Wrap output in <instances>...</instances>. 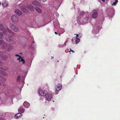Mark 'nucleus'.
<instances>
[{"label": "nucleus", "instance_id": "nucleus-1", "mask_svg": "<svg viewBox=\"0 0 120 120\" xmlns=\"http://www.w3.org/2000/svg\"><path fill=\"white\" fill-rule=\"evenodd\" d=\"M28 8L31 11H34V7L31 5H30L29 7L25 5H23L21 7V10L25 13H26L28 12Z\"/></svg>", "mask_w": 120, "mask_h": 120}, {"label": "nucleus", "instance_id": "nucleus-2", "mask_svg": "<svg viewBox=\"0 0 120 120\" xmlns=\"http://www.w3.org/2000/svg\"><path fill=\"white\" fill-rule=\"evenodd\" d=\"M12 21L15 24L17 23L19 21L18 16L16 15L12 16L11 18Z\"/></svg>", "mask_w": 120, "mask_h": 120}, {"label": "nucleus", "instance_id": "nucleus-3", "mask_svg": "<svg viewBox=\"0 0 120 120\" xmlns=\"http://www.w3.org/2000/svg\"><path fill=\"white\" fill-rule=\"evenodd\" d=\"M9 27L12 30L15 32H17L19 30V28L14 24L10 23L9 24Z\"/></svg>", "mask_w": 120, "mask_h": 120}, {"label": "nucleus", "instance_id": "nucleus-4", "mask_svg": "<svg viewBox=\"0 0 120 120\" xmlns=\"http://www.w3.org/2000/svg\"><path fill=\"white\" fill-rule=\"evenodd\" d=\"M5 46H3L4 49L6 48L8 51H10L11 50L12 48V46L10 44H7L6 43H4Z\"/></svg>", "mask_w": 120, "mask_h": 120}, {"label": "nucleus", "instance_id": "nucleus-5", "mask_svg": "<svg viewBox=\"0 0 120 120\" xmlns=\"http://www.w3.org/2000/svg\"><path fill=\"white\" fill-rule=\"evenodd\" d=\"M52 95L51 93H48L45 96V100L48 101H50L52 98Z\"/></svg>", "mask_w": 120, "mask_h": 120}, {"label": "nucleus", "instance_id": "nucleus-6", "mask_svg": "<svg viewBox=\"0 0 120 120\" xmlns=\"http://www.w3.org/2000/svg\"><path fill=\"white\" fill-rule=\"evenodd\" d=\"M72 42L74 44H76L78 43L80 41L79 39L76 37L73 38L72 39Z\"/></svg>", "mask_w": 120, "mask_h": 120}, {"label": "nucleus", "instance_id": "nucleus-7", "mask_svg": "<svg viewBox=\"0 0 120 120\" xmlns=\"http://www.w3.org/2000/svg\"><path fill=\"white\" fill-rule=\"evenodd\" d=\"M6 39L7 41L10 42L13 41V38L11 35H7L6 37Z\"/></svg>", "mask_w": 120, "mask_h": 120}, {"label": "nucleus", "instance_id": "nucleus-8", "mask_svg": "<svg viewBox=\"0 0 120 120\" xmlns=\"http://www.w3.org/2000/svg\"><path fill=\"white\" fill-rule=\"evenodd\" d=\"M48 93L46 90H41L39 92V94L41 96H45Z\"/></svg>", "mask_w": 120, "mask_h": 120}, {"label": "nucleus", "instance_id": "nucleus-9", "mask_svg": "<svg viewBox=\"0 0 120 120\" xmlns=\"http://www.w3.org/2000/svg\"><path fill=\"white\" fill-rule=\"evenodd\" d=\"M0 78H1V79L3 80L4 81H6V79H5L4 77L3 76H1V75H3L4 76H6L7 75V74L5 73H1L0 72Z\"/></svg>", "mask_w": 120, "mask_h": 120}, {"label": "nucleus", "instance_id": "nucleus-10", "mask_svg": "<svg viewBox=\"0 0 120 120\" xmlns=\"http://www.w3.org/2000/svg\"><path fill=\"white\" fill-rule=\"evenodd\" d=\"M3 53H5V52L2 51H1L0 52V57H2L1 58L2 59L4 60H6L8 59V57L7 56H2V54Z\"/></svg>", "mask_w": 120, "mask_h": 120}, {"label": "nucleus", "instance_id": "nucleus-11", "mask_svg": "<svg viewBox=\"0 0 120 120\" xmlns=\"http://www.w3.org/2000/svg\"><path fill=\"white\" fill-rule=\"evenodd\" d=\"M53 24L54 26L56 28L58 29L59 28L60 25L58 20L56 21L55 22H54Z\"/></svg>", "mask_w": 120, "mask_h": 120}, {"label": "nucleus", "instance_id": "nucleus-12", "mask_svg": "<svg viewBox=\"0 0 120 120\" xmlns=\"http://www.w3.org/2000/svg\"><path fill=\"white\" fill-rule=\"evenodd\" d=\"M32 3L33 4L37 7H39L40 6V3L36 0L33 1L32 2Z\"/></svg>", "mask_w": 120, "mask_h": 120}, {"label": "nucleus", "instance_id": "nucleus-13", "mask_svg": "<svg viewBox=\"0 0 120 120\" xmlns=\"http://www.w3.org/2000/svg\"><path fill=\"white\" fill-rule=\"evenodd\" d=\"M62 86L60 84H58L56 86L55 89L57 91H58L60 90L61 89Z\"/></svg>", "mask_w": 120, "mask_h": 120}, {"label": "nucleus", "instance_id": "nucleus-14", "mask_svg": "<svg viewBox=\"0 0 120 120\" xmlns=\"http://www.w3.org/2000/svg\"><path fill=\"white\" fill-rule=\"evenodd\" d=\"M15 13L19 15L20 16L22 14V12L18 9H15Z\"/></svg>", "mask_w": 120, "mask_h": 120}, {"label": "nucleus", "instance_id": "nucleus-15", "mask_svg": "<svg viewBox=\"0 0 120 120\" xmlns=\"http://www.w3.org/2000/svg\"><path fill=\"white\" fill-rule=\"evenodd\" d=\"M24 106L26 108H28L30 106V104L27 102L25 101L23 103Z\"/></svg>", "mask_w": 120, "mask_h": 120}, {"label": "nucleus", "instance_id": "nucleus-16", "mask_svg": "<svg viewBox=\"0 0 120 120\" xmlns=\"http://www.w3.org/2000/svg\"><path fill=\"white\" fill-rule=\"evenodd\" d=\"M8 68L7 67H4V68H3L2 67H0V72L2 73H5L2 70H3L4 71L7 70H8Z\"/></svg>", "mask_w": 120, "mask_h": 120}, {"label": "nucleus", "instance_id": "nucleus-17", "mask_svg": "<svg viewBox=\"0 0 120 120\" xmlns=\"http://www.w3.org/2000/svg\"><path fill=\"white\" fill-rule=\"evenodd\" d=\"M98 15V14L97 12H94L92 15V17L94 19L97 18Z\"/></svg>", "mask_w": 120, "mask_h": 120}, {"label": "nucleus", "instance_id": "nucleus-18", "mask_svg": "<svg viewBox=\"0 0 120 120\" xmlns=\"http://www.w3.org/2000/svg\"><path fill=\"white\" fill-rule=\"evenodd\" d=\"M22 116V115L21 113H18L15 115V119H18L19 117H21Z\"/></svg>", "mask_w": 120, "mask_h": 120}, {"label": "nucleus", "instance_id": "nucleus-19", "mask_svg": "<svg viewBox=\"0 0 120 120\" xmlns=\"http://www.w3.org/2000/svg\"><path fill=\"white\" fill-rule=\"evenodd\" d=\"M6 31H8L10 34L13 35V36H14L15 35L14 33L9 28H7V29L6 30Z\"/></svg>", "mask_w": 120, "mask_h": 120}, {"label": "nucleus", "instance_id": "nucleus-20", "mask_svg": "<svg viewBox=\"0 0 120 120\" xmlns=\"http://www.w3.org/2000/svg\"><path fill=\"white\" fill-rule=\"evenodd\" d=\"M2 5L4 7H7L8 5V3L6 1L2 3Z\"/></svg>", "mask_w": 120, "mask_h": 120}, {"label": "nucleus", "instance_id": "nucleus-21", "mask_svg": "<svg viewBox=\"0 0 120 120\" xmlns=\"http://www.w3.org/2000/svg\"><path fill=\"white\" fill-rule=\"evenodd\" d=\"M0 30L2 31L5 30L4 27V25L2 24L0 25Z\"/></svg>", "mask_w": 120, "mask_h": 120}, {"label": "nucleus", "instance_id": "nucleus-22", "mask_svg": "<svg viewBox=\"0 0 120 120\" xmlns=\"http://www.w3.org/2000/svg\"><path fill=\"white\" fill-rule=\"evenodd\" d=\"M36 10L37 11L38 13H41L42 11L39 8H35Z\"/></svg>", "mask_w": 120, "mask_h": 120}, {"label": "nucleus", "instance_id": "nucleus-23", "mask_svg": "<svg viewBox=\"0 0 120 120\" xmlns=\"http://www.w3.org/2000/svg\"><path fill=\"white\" fill-rule=\"evenodd\" d=\"M5 43L4 42V41L2 40H0V45L3 44L4 45V46H5V45L4 44V43Z\"/></svg>", "mask_w": 120, "mask_h": 120}, {"label": "nucleus", "instance_id": "nucleus-24", "mask_svg": "<svg viewBox=\"0 0 120 120\" xmlns=\"http://www.w3.org/2000/svg\"><path fill=\"white\" fill-rule=\"evenodd\" d=\"M19 61L20 62L21 61H22L23 64H24L25 62V61L24 60L23 58L21 57L20 59L19 60Z\"/></svg>", "mask_w": 120, "mask_h": 120}, {"label": "nucleus", "instance_id": "nucleus-25", "mask_svg": "<svg viewBox=\"0 0 120 120\" xmlns=\"http://www.w3.org/2000/svg\"><path fill=\"white\" fill-rule=\"evenodd\" d=\"M21 77L20 76H18L17 78V82H19L20 81Z\"/></svg>", "mask_w": 120, "mask_h": 120}, {"label": "nucleus", "instance_id": "nucleus-26", "mask_svg": "<svg viewBox=\"0 0 120 120\" xmlns=\"http://www.w3.org/2000/svg\"><path fill=\"white\" fill-rule=\"evenodd\" d=\"M24 111V110L23 109L19 108V112L22 113Z\"/></svg>", "mask_w": 120, "mask_h": 120}, {"label": "nucleus", "instance_id": "nucleus-27", "mask_svg": "<svg viewBox=\"0 0 120 120\" xmlns=\"http://www.w3.org/2000/svg\"><path fill=\"white\" fill-rule=\"evenodd\" d=\"M3 38L4 36L3 33L0 32V39H2Z\"/></svg>", "mask_w": 120, "mask_h": 120}, {"label": "nucleus", "instance_id": "nucleus-28", "mask_svg": "<svg viewBox=\"0 0 120 120\" xmlns=\"http://www.w3.org/2000/svg\"><path fill=\"white\" fill-rule=\"evenodd\" d=\"M118 0H115V2H114L112 4V5H115L116 4H117L118 2Z\"/></svg>", "mask_w": 120, "mask_h": 120}, {"label": "nucleus", "instance_id": "nucleus-29", "mask_svg": "<svg viewBox=\"0 0 120 120\" xmlns=\"http://www.w3.org/2000/svg\"><path fill=\"white\" fill-rule=\"evenodd\" d=\"M15 56H19V58L17 59V60H19L21 59V57H22L18 55V54H16L15 55Z\"/></svg>", "mask_w": 120, "mask_h": 120}, {"label": "nucleus", "instance_id": "nucleus-30", "mask_svg": "<svg viewBox=\"0 0 120 120\" xmlns=\"http://www.w3.org/2000/svg\"><path fill=\"white\" fill-rule=\"evenodd\" d=\"M100 28L101 27L99 26H98L97 27V28L98 30L100 29Z\"/></svg>", "mask_w": 120, "mask_h": 120}, {"label": "nucleus", "instance_id": "nucleus-31", "mask_svg": "<svg viewBox=\"0 0 120 120\" xmlns=\"http://www.w3.org/2000/svg\"><path fill=\"white\" fill-rule=\"evenodd\" d=\"M39 1H42L44 2H45L46 1V0H38Z\"/></svg>", "mask_w": 120, "mask_h": 120}, {"label": "nucleus", "instance_id": "nucleus-32", "mask_svg": "<svg viewBox=\"0 0 120 120\" xmlns=\"http://www.w3.org/2000/svg\"><path fill=\"white\" fill-rule=\"evenodd\" d=\"M4 64V63L2 62H0V66Z\"/></svg>", "mask_w": 120, "mask_h": 120}, {"label": "nucleus", "instance_id": "nucleus-33", "mask_svg": "<svg viewBox=\"0 0 120 120\" xmlns=\"http://www.w3.org/2000/svg\"><path fill=\"white\" fill-rule=\"evenodd\" d=\"M70 51L72 52L73 53L74 52V51L73 50H72L71 49H70V51H69V52H70Z\"/></svg>", "mask_w": 120, "mask_h": 120}, {"label": "nucleus", "instance_id": "nucleus-34", "mask_svg": "<svg viewBox=\"0 0 120 120\" xmlns=\"http://www.w3.org/2000/svg\"><path fill=\"white\" fill-rule=\"evenodd\" d=\"M3 115V113H2L0 112V116H2Z\"/></svg>", "mask_w": 120, "mask_h": 120}, {"label": "nucleus", "instance_id": "nucleus-35", "mask_svg": "<svg viewBox=\"0 0 120 120\" xmlns=\"http://www.w3.org/2000/svg\"><path fill=\"white\" fill-rule=\"evenodd\" d=\"M0 119L1 120H4V118H0Z\"/></svg>", "mask_w": 120, "mask_h": 120}, {"label": "nucleus", "instance_id": "nucleus-36", "mask_svg": "<svg viewBox=\"0 0 120 120\" xmlns=\"http://www.w3.org/2000/svg\"><path fill=\"white\" fill-rule=\"evenodd\" d=\"M3 33H4V34H7V32H3Z\"/></svg>", "mask_w": 120, "mask_h": 120}, {"label": "nucleus", "instance_id": "nucleus-37", "mask_svg": "<svg viewBox=\"0 0 120 120\" xmlns=\"http://www.w3.org/2000/svg\"><path fill=\"white\" fill-rule=\"evenodd\" d=\"M76 37H79V35L78 34H76Z\"/></svg>", "mask_w": 120, "mask_h": 120}, {"label": "nucleus", "instance_id": "nucleus-38", "mask_svg": "<svg viewBox=\"0 0 120 120\" xmlns=\"http://www.w3.org/2000/svg\"><path fill=\"white\" fill-rule=\"evenodd\" d=\"M66 42H67V41H66L65 42L64 45H66Z\"/></svg>", "mask_w": 120, "mask_h": 120}, {"label": "nucleus", "instance_id": "nucleus-39", "mask_svg": "<svg viewBox=\"0 0 120 120\" xmlns=\"http://www.w3.org/2000/svg\"><path fill=\"white\" fill-rule=\"evenodd\" d=\"M55 34H57L56 32H55Z\"/></svg>", "mask_w": 120, "mask_h": 120}, {"label": "nucleus", "instance_id": "nucleus-40", "mask_svg": "<svg viewBox=\"0 0 120 120\" xmlns=\"http://www.w3.org/2000/svg\"><path fill=\"white\" fill-rule=\"evenodd\" d=\"M102 1H103V2H105V0H101Z\"/></svg>", "mask_w": 120, "mask_h": 120}, {"label": "nucleus", "instance_id": "nucleus-41", "mask_svg": "<svg viewBox=\"0 0 120 120\" xmlns=\"http://www.w3.org/2000/svg\"><path fill=\"white\" fill-rule=\"evenodd\" d=\"M59 36H60V34H59Z\"/></svg>", "mask_w": 120, "mask_h": 120}, {"label": "nucleus", "instance_id": "nucleus-42", "mask_svg": "<svg viewBox=\"0 0 120 120\" xmlns=\"http://www.w3.org/2000/svg\"><path fill=\"white\" fill-rule=\"evenodd\" d=\"M33 43H34V41H33Z\"/></svg>", "mask_w": 120, "mask_h": 120}, {"label": "nucleus", "instance_id": "nucleus-43", "mask_svg": "<svg viewBox=\"0 0 120 120\" xmlns=\"http://www.w3.org/2000/svg\"><path fill=\"white\" fill-rule=\"evenodd\" d=\"M1 85V83L0 82V85Z\"/></svg>", "mask_w": 120, "mask_h": 120}, {"label": "nucleus", "instance_id": "nucleus-44", "mask_svg": "<svg viewBox=\"0 0 120 120\" xmlns=\"http://www.w3.org/2000/svg\"><path fill=\"white\" fill-rule=\"evenodd\" d=\"M53 58V57H52V58Z\"/></svg>", "mask_w": 120, "mask_h": 120}, {"label": "nucleus", "instance_id": "nucleus-45", "mask_svg": "<svg viewBox=\"0 0 120 120\" xmlns=\"http://www.w3.org/2000/svg\"><path fill=\"white\" fill-rule=\"evenodd\" d=\"M58 93H56L55 94H57Z\"/></svg>", "mask_w": 120, "mask_h": 120}, {"label": "nucleus", "instance_id": "nucleus-46", "mask_svg": "<svg viewBox=\"0 0 120 120\" xmlns=\"http://www.w3.org/2000/svg\"><path fill=\"white\" fill-rule=\"evenodd\" d=\"M57 62H59V61L58 60V61H57Z\"/></svg>", "mask_w": 120, "mask_h": 120}, {"label": "nucleus", "instance_id": "nucleus-47", "mask_svg": "<svg viewBox=\"0 0 120 120\" xmlns=\"http://www.w3.org/2000/svg\"><path fill=\"white\" fill-rule=\"evenodd\" d=\"M20 54H22V53H20Z\"/></svg>", "mask_w": 120, "mask_h": 120}, {"label": "nucleus", "instance_id": "nucleus-48", "mask_svg": "<svg viewBox=\"0 0 120 120\" xmlns=\"http://www.w3.org/2000/svg\"><path fill=\"white\" fill-rule=\"evenodd\" d=\"M4 86H5V85Z\"/></svg>", "mask_w": 120, "mask_h": 120}]
</instances>
